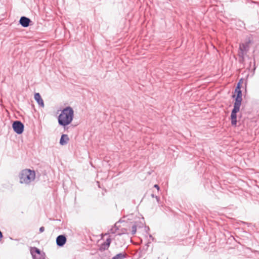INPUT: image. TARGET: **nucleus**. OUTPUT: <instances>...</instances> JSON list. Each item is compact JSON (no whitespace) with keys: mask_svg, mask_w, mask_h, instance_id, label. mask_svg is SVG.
Instances as JSON below:
<instances>
[{"mask_svg":"<svg viewBox=\"0 0 259 259\" xmlns=\"http://www.w3.org/2000/svg\"><path fill=\"white\" fill-rule=\"evenodd\" d=\"M3 238V235L1 231L0 230V241H1L2 239Z\"/></svg>","mask_w":259,"mask_h":259,"instance_id":"20","label":"nucleus"},{"mask_svg":"<svg viewBox=\"0 0 259 259\" xmlns=\"http://www.w3.org/2000/svg\"><path fill=\"white\" fill-rule=\"evenodd\" d=\"M126 255L125 253H119L113 256L111 259H122L126 257Z\"/></svg>","mask_w":259,"mask_h":259,"instance_id":"13","label":"nucleus"},{"mask_svg":"<svg viewBox=\"0 0 259 259\" xmlns=\"http://www.w3.org/2000/svg\"><path fill=\"white\" fill-rule=\"evenodd\" d=\"M149 237H150V238H152V235H149Z\"/></svg>","mask_w":259,"mask_h":259,"instance_id":"25","label":"nucleus"},{"mask_svg":"<svg viewBox=\"0 0 259 259\" xmlns=\"http://www.w3.org/2000/svg\"><path fill=\"white\" fill-rule=\"evenodd\" d=\"M116 231V229H114V228H111L110 229V232L111 233L114 234Z\"/></svg>","mask_w":259,"mask_h":259,"instance_id":"18","label":"nucleus"},{"mask_svg":"<svg viewBox=\"0 0 259 259\" xmlns=\"http://www.w3.org/2000/svg\"><path fill=\"white\" fill-rule=\"evenodd\" d=\"M240 105L234 104L233 108L231 111L230 119L232 126H236L237 125V113L239 111Z\"/></svg>","mask_w":259,"mask_h":259,"instance_id":"3","label":"nucleus"},{"mask_svg":"<svg viewBox=\"0 0 259 259\" xmlns=\"http://www.w3.org/2000/svg\"><path fill=\"white\" fill-rule=\"evenodd\" d=\"M12 127L14 131L18 135L22 134L24 131V125L19 120H16L13 122Z\"/></svg>","mask_w":259,"mask_h":259,"instance_id":"5","label":"nucleus"},{"mask_svg":"<svg viewBox=\"0 0 259 259\" xmlns=\"http://www.w3.org/2000/svg\"><path fill=\"white\" fill-rule=\"evenodd\" d=\"M74 111L73 109L67 106L64 108L58 118V123L63 127L69 125L73 120Z\"/></svg>","mask_w":259,"mask_h":259,"instance_id":"1","label":"nucleus"},{"mask_svg":"<svg viewBox=\"0 0 259 259\" xmlns=\"http://www.w3.org/2000/svg\"><path fill=\"white\" fill-rule=\"evenodd\" d=\"M69 141V138L67 135L62 134L60 139L59 143L61 145H66Z\"/></svg>","mask_w":259,"mask_h":259,"instance_id":"11","label":"nucleus"},{"mask_svg":"<svg viewBox=\"0 0 259 259\" xmlns=\"http://www.w3.org/2000/svg\"><path fill=\"white\" fill-rule=\"evenodd\" d=\"M44 230H45V228H44V227H41L39 228V232H40V233L43 232L44 231Z\"/></svg>","mask_w":259,"mask_h":259,"instance_id":"19","label":"nucleus"},{"mask_svg":"<svg viewBox=\"0 0 259 259\" xmlns=\"http://www.w3.org/2000/svg\"><path fill=\"white\" fill-rule=\"evenodd\" d=\"M30 253L33 259H46L45 253L35 247H31Z\"/></svg>","mask_w":259,"mask_h":259,"instance_id":"4","label":"nucleus"},{"mask_svg":"<svg viewBox=\"0 0 259 259\" xmlns=\"http://www.w3.org/2000/svg\"><path fill=\"white\" fill-rule=\"evenodd\" d=\"M154 188H156L158 190H159V186H158V185H157V184L154 185Z\"/></svg>","mask_w":259,"mask_h":259,"instance_id":"21","label":"nucleus"},{"mask_svg":"<svg viewBox=\"0 0 259 259\" xmlns=\"http://www.w3.org/2000/svg\"><path fill=\"white\" fill-rule=\"evenodd\" d=\"M250 43V40L245 42V43H242L240 44L239 49L241 51H243L244 52L247 53L249 49V44Z\"/></svg>","mask_w":259,"mask_h":259,"instance_id":"9","label":"nucleus"},{"mask_svg":"<svg viewBox=\"0 0 259 259\" xmlns=\"http://www.w3.org/2000/svg\"><path fill=\"white\" fill-rule=\"evenodd\" d=\"M128 234L126 229L122 228L121 230V232L117 234V235H121L122 234Z\"/></svg>","mask_w":259,"mask_h":259,"instance_id":"16","label":"nucleus"},{"mask_svg":"<svg viewBox=\"0 0 259 259\" xmlns=\"http://www.w3.org/2000/svg\"><path fill=\"white\" fill-rule=\"evenodd\" d=\"M242 80V79L240 80V81L237 83V87L235 88V91H239L241 90V81Z\"/></svg>","mask_w":259,"mask_h":259,"instance_id":"17","label":"nucleus"},{"mask_svg":"<svg viewBox=\"0 0 259 259\" xmlns=\"http://www.w3.org/2000/svg\"><path fill=\"white\" fill-rule=\"evenodd\" d=\"M145 230H146V231H149V228L148 227H145Z\"/></svg>","mask_w":259,"mask_h":259,"instance_id":"23","label":"nucleus"},{"mask_svg":"<svg viewBox=\"0 0 259 259\" xmlns=\"http://www.w3.org/2000/svg\"><path fill=\"white\" fill-rule=\"evenodd\" d=\"M235 93L236 94V95H234L232 96L233 98H235V102L234 104L241 106L242 101V91L241 90L235 91Z\"/></svg>","mask_w":259,"mask_h":259,"instance_id":"6","label":"nucleus"},{"mask_svg":"<svg viewBox=\"0 0 259 259\" xmlns=\"http://www.w3.org/2000/svg\"><path fill=\"white\" fill-rule=\"evenodd\" d=\"M245 54H246V52H244L243 51H241L239 50L238 56L240 58V62H242L244 60V56Z\"/></svg>","mask_w":259,"mask_h":259,"instance_id":"14","label":"nucleus"},{"mask_svg":"<svg viewBox=\"0 0 259 259\" xmlns=\"http://www.w3.org/2000/svg\"><path fill=\"white\" fill-rule=\"evenodd\" d=\"M151 196H152V197H155V196H154V194H152V195H151Z\"/></svg>","mask_w":259,"mask_h":259,"instance_id":"24","label":"nucleus"},{"mask_svg":"<svg viewBox=\"0 0 259 259\" xmlns=\"http://www.w3.org/2000/svg\"><path fill=\"white\" fill-rule=\"evenodd\" d=\"M19 177L21 184L29 185L34 180L35 178V172L33 170L25 169L21 171Z\"/></svg>","mask_w":259,"mask_h":259,"instance_id":"2","label":"nucleus"},{"mask_svg":"<svg viewBox=\"0 0 259 259\" xmlns=\"http://www.w3.org/2000/svg\"><path fill=\"white\" fill-rule=\"evenodd\" d=\"M34 99L35 100L37 104L39 105V106L42 108L44 107L45 105L44 101L42 99L39 93H37L34 94Z\"/></svg>","mask_w":259,"mask_h":259,"instance_id":"10","label":"nucleus"},{"mask_svg":"<svg viewBox=\"0 0 259 259\" xmlns=\"http://www.w3.org/2000/svg\"><path fill=\"white\" fill-rule=\"evenodd\" d=\"M111 242V238H107L106 239V241L102 244L101 247L104 250L108 249L109 247V246H110V245Z\"/></svg>","mask_w":259,"mask_h":259,"instance_id":"12","label":"nucleus"},{"mask_svg":"<svg viewBox=\"0 0 259 259\" xmlns=\"http://www.w3.org/2000/svg\"><path fill=\"white\" fill-rule=\"evenodd\" d=\"M155 198L156 199V200H157V202H159V200H160V198L159 197H158V196H155Z\"/></svg>","mask_w":259,"mask_h":259,"instance_id":"22","label":"nucleus"},{"mask_svg":"<svg viewBox=\"0 0 259 259\" xmlns=\"http://www.w3.org/2000/svg\"><path fill=\"white\" fill-rule=\"evenodd\" d=\"M31 22V20L25 16H22L19 20L20 24L23 27H28Z\"/></svg>","mask_w":259,"mask_h":259,"instance_id":"7","label":"nucleus"},{"mask_svg":"<svg viewBox=\"0 0 259 259\" xmlns=\"http://www.w3.org/2000/svg\"><path fill=\"white\" fill-rule=\"evenodd\" d=\"M137 225L136 224V223H135L134 225L132 226V234L134 235L137 231Z\"/></svg>","mask_w":259,"mask_h":259,"instance_id":"15","label":"nucleus"},{"mask_svg":"<svg viewBox=\"0 0 259 259\" xmlns=\"http://www.w3.org/2000/svg\"><path fill=\"white\" fill-rule=\"evenodd\" d=\"M66 237L64 235H60L56 238L57 246L62 247L66 242Z\"/></svg>","mask_w":259,"mask_h":259,"instance_id":"8","label":"nucleus"}]
</instances>
